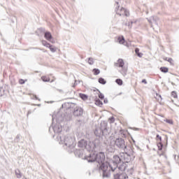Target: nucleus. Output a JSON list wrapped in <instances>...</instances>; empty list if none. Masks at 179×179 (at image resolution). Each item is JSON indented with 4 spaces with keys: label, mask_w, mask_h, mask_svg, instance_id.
<instances>
[{
    "label": "nucleus",
    "mask_w": 179,
    "mask_h": 179,
    "mask_svg": "<svg viewBox=\"0 0 179 179\" xmlns=\"http://www.w3.org/2000/svg\"><path fill=\"white\" fill-rule=\"evenodd\" d=\"M115 144L116 148L120 149V150H122L123 152L120 154V156L122 157H124V162H127L128 163V160H127V158H125V156L127 157H129V156H134L135 157V152H134L133 149H131V151L128 152V148L127 146V143H125V140L122 138H117L115 140H113L110 142V144Z\"/></svg>",
    "instance_id": "3"
},
{
    "label": "nucleus",
    "mask_w": 179,
    "mask_h": 179,
    "mask_svg": "<svg viewBox=\"0 0 179 179\" xmlns=\"http://www.w3.org/2000/svg\"><path fill=\"white\" fill-rule=\"evenodd\" d=\"M35 99L36 100H38V98L37 97V96H35Z\"/></svg>",
    "instance_id": "41"
},
{
    "label": "nucleus",
    "mask_w": 179,
    "mask_h": 179,
    "mask_svg": "<svg viewBox=\"0 0 179 179\" xmlns=\"http://www.w3.org/2000/svg\"><path fill=\"white\" fill-rule=\"evenodd\" d=\"M38 106H40L41 105H40V104H38Z\"/></svg>",
    "instance_id": "51"
},
{
    "label": "nucleus",
    "mask_w": 179,
    "mask_h": 179,
    "mask_svg": "<svg viewBox=\"0 0 179 179\" xmlns=\"http://www.w3.org/2000/svg\"><path fill=\"white\" fill-rule=\"evenodd\" d=\"M103 102L105 103V104H107V103H108V100L104 99Z\"/></svg>",
    "instance_id": "38"
},
{
    "label": "nucleus",
    "mask_w": 179,
    "mask_h": 179,
    "mask_svg": "<svg viewBox=\"0 0 179 179\" xmlns=\"http://www.w3.org/2000/svg\"><path fill=\"white\" fill-rule=\"evenodd\" d=\"M94 135L99 137L103 135H108V129H107V124H104L103 127H96L94 130Z\"/></svg>",
    "instance_id": "6"
},
{
    "label": "nucleus",
    "mask_w": 179,
    "mask_h": 179,
    "mask_svg": "<svg viewBox=\"0 0 179 179\" xmlns=\"http://www.w3.org/2000/svg\"><path fill=\"white\" fill-rule=\"evenodd\" d=\"M147 20L151 25V27H152L153 29H155L153 23L155 26H157V21L159 20V17H157V16H152L150 18H147Z\"/></svg>",
    "instance_id": "8"
},
{
    "label": "nucleus",
    "mask_w": 179,
    "mask_h": 179,
    "mask_svg": "<svg viewBox=\"0 0 179 179\" xmlns=\"http://www.w3.org/2000/svg\"><path fill=\"white\" fill-rule=\"evenodd\" d=\"M92 72H94V75H99V73H100V70L99 69H94Z\"/></svg>",
    "instance_id": "23"
},
{
    "label": "nucleus",
    "mask_w": 179,
    "mask_h": 179,
    "mask_svg": "<svg viewBox=\"0 0 179 179\" xmlns=\"http://www.w3.org/2000/svg\"><path fill=\"white\" fill-rule=\"evenodd\" d=\"M128 178V174L125 173H116L114 175V179H127Z\"/></svg>",
    "instance_id": "10"
},
{
    "label": "nucleus",
    "mask_w": 179,
    "mask_h": 179,
    "mask_svg": "<svg viewBox=\"0 0 179 179\" xmlns=\"http://www.w3.org/2000/svg\"><path fill=\"white\" fill-rule=\"evenodd\" d=\"M116 83L119 85V86H122V80L117 78L115 80Z\"/></svg>",
    "instance_id": "25"
},
{
    "label": "nucleus",
    "mask_w": 179,
    "mask_h": 179,
    "mask_svg": "<svg viewBox=\"0 0 179 179\" xmlns=\"http://www.w3.org/2000/svg\"><path fill=\"white\" fill-rule=\"evenodd\" d=\"M125 63H124V60L122 59H119L117 60V63L115 64V66H119V68H124V65Z\"/></svg>",
    "instance_id": "11"
},
{
    "label": "nucleus",
    "mask_w": 179,
    "mask_h": 179,
    "mask_svg": "<svg viewBox=\"0 0 179 179\" xmlns=\"http://www.w3.org/2000/svg\"><path fill=\"white\" fill-rule=\"evenodd\" d=\"M132 24H134V22L131 21V22L126 23V26H128L129 29L132 28Z\"/></svg>",
    "instance_id": "26"
},
{
    "label": "nucleus",
    "mask_w": 179,
    "mask_h": 179,
    "mask_svg": "<svg viewBox=\"0 0 179 179\" xmlns=\"http://www.w3.org/2000/svg\"><path fill=\"white\" fill-rule=\"evenodd\" d=\"M73 101H68V111L72 113L74 117H82L83 115V108L76 103V99H73Z\"/></svg>",
    "instance_id": "5"
},
{
    "label": "nucleus",
    "mask_w": 179,
    "mask_h": 179,
    "mask_svg": "<svg viewBox=\"0 0 179 179\" xmlns=\"http://www.w3.org/2000/svg\"><path fill=\"white\" fill-rule=\"evenodd\" d=\"M41 79L43 82H50V78H48L47 76H42Z\"/></svg>",
    "instance_id": "21"
},
{
    "label": "nucleus",
    "mask_w": 179,
    "mask_h": 179,
    "mask_svg": "<svg viewBox=\"0 0 179 179\" xmlns=\"http://www.w3.org/2000/svg\"><path fill=\"white\" fill-rule=\"evenodd\" d=\"M142 83H145V85H146L148 83V81H146V79H143L142 80Z\"/></svg>",
    "instance_id": "36"
},
{
    "label": "nucleus",
    "mask_w": 179,
    "mask_h": 179,
    "mask_svg": "<svg viewBox=\"0 0 179 179\" xmlns=\"http://www.w3.org/2000/svg\"><path fill=\"white\" fill-rule=\"evenodd\" d=\"M171 95L174 99H177V92H176V91H173Z\"/></svg>",
    "instance_id": "29"
},
{
    "label": "nucleus",
    "mask_w": 179,
    "mask_h": 179,
    "mask_svg": "<svg viewBox=\"0 0 179 179\" xmlns=\"http://www.w3.org/2000/svg\"><path fill=\"white\" fill-rule=\"evenodd\" d=\"M48 48H50V50L52 52H55V51H56L55 48L52 47V45H51Z\"/></svg>",
    "instance_id": "28"
},
{
    "label": "nucleus",
    "mask_w": 179,
    "mask_h": 179,
    "mask_svg": "<svg viewBox=\"0 0 179 179\" xmlns=\"http://www.w3.org/2000/svg\"><path fill=\"white\" fill-rule=\"evenodd\" d=\"M20 139V136L17 135L15 138V142H19V140Z\"/></svg>",
    "instance_id": "35"
},
{
    "label": "nucleus",
    "mask_w": 179,
    "mask_h": 179,
    "mask_svg": "<svg viewBox=\"0 0 179 179\" xmlns=\"http://www.w3.org/2000/svg\"><path fill=\"white\" fill-rule=\"evenodd\" d=\"M131 129H133V131H139V128H136V127H133L131 128Z\"/></svg>",
    "instance_id": "37"
},
{
    "label": "nucleus",
    "mask_w": 179,
    "mask_h": 179,
    "mask_svg": "<svg viewBox=\"0 0 179 179\" xmlns=\"http://www.w3.org/2000/svg\"><path fill=\"white\" fill-rule=\"evenodd\" d=\"M128 174L127 176H132V174H134V168H130L129 169H128Z\"/></svg>",
    "instance_id": "24"
},
{
    "label": "nucleus",
    "mask_w": 179,
    "mask_h": 179,
    "mask_svg": "<svg viewBox=\"0 0 179 179\" xmlns=\"http://www.w3.org/2000/svg\"><path fill=\"white\" fill-rule=\"evenodd\" d=\"M110 152H114V149H112V150H110Z\"/></svg>",
    "instance_id": "43"
},
{
    "label": "nucleus",
    "mask_w": 179,
    "mask_h": 179,
    "mask_svg": "<svg viewBox=\"0 0 179 179\" xmlns=\"http://www.w3.org/2000/svg\"><path fill=\"white\" fill-rule=\"evenodd\" d=\"M75 86H76V80L75 81L74 85H73V87H75Z\"/></svg>",
    "instance_id": "39"
},
{
    "label": "nucleus",
    "mask_w": 179,
    "mask_h": 179,
    "mask_svg": "<svg viewBox=\"0 0 179 179\" xmlns=\"http://www.w3.org/2000/svg\"><path fill=\"white\" fill-rule=\"evenodd\" d=\"M160 71H161V72H163L164 73H167V72H169V68H167V67H161Z\"/></svg>",
    "instance_id": "18"
},
{
    "label": "nucleus",
    "mask_w": 179,
    "mask_h": 179,
    "mask_svg": "<svg viewBox=\"0 0 179 179\" xmlns=\"http://www.w3.org/2000/svg\"><path fill=\"white\" fill-rule=\"evenodd\" d=\"M28 114H30V111L28 112Z\"/></svg>",
    "instance_id": "48"
},
{
    "label": "nucleus",
    "mask_w": 179,
    "mask_h": 179,
    "mask_svg": "<svg viewBox=\"0 0 179 179\" xmlns=\"http://www.w3.org/2000/svg\"><path fill=\"white\" fill-rule=\"evenodd\" d=\"M66 103L62 104L60 110L55 112L52 115V126L49 127V132H51V131H54L55 134H59L60 132H62V123L65 121V117H66V115H65V113H62V111H68V108H66Z\"/></svg>",
    "instance_id": "2"
},
{
    "label": "nucleus",
    "mask_w": 179,
    "mask_h": 179,
    "mask_svg": "<svg viewBox=\"0 0 179 179\" xmlns=\"http://www.w3.org/2000/svg\"><path fill=\"white\" fill-rule=\"evenodd\" d=\"M158 148L159 150H162L163 149V145L162 144V143H159V144L158 145Z\"/></svg>",
    "instance_id": "34"
},
{
    "label": "nucleus",
    "mask_w": 179,
    "mask_h": 179,
    "mask_svg": "<svg viewBox=\"0 0 179 179\" xmlns=\"http://www.w3.org/2000/svg\"><path fill=\"white\" fill-rule=\"evenodd\" d=\"M60 144L63 145V148L67 150L68 149V137L65 136H60Z\"/></svg>",
    "instance_id": "9"
},
{
    "label": "nucleus",
    "mask_w": 179,
    "mask_h": 179,
    "mask_svg": "<svg viewBox=\"0 0 179 179\" xmlns=\"http://www.w3.org/2000/svg\"><path fill=\"white\" fill-rule=\"evenodd\" d=\"M99 97L101 99V100H103V99H104V94H103L101 92H99Z\"/></svg>",
    "instance_id": "32"
},
{
    "label": "nucleus",
    "mask_w": 179,
    "mask_h": 179,
    "mask_svg": "<svg viewBox=\"0 0 179 179\" xmlns=\"http://www.w3.org/2000/svg\"><path fill=\"white\" fill-rule=\"evenodd\" d=\"M119 44H123L125 45V38L123 36H119L117 38Z\"/></svg>",
    "instance_id": "14"
},
{
    "label": "nucleus",
    "mask_w": 179,
    "mask_h": 179,
    "mask_svg": "<svg viewBox=\"0 0 179 179\" xmlns=\"http://www.w3.org/2000/svg\"><path fill=\"white\" fill-rule=\"evenodd\" d=\"M76 156H78V157H82V155H83V153L82 152V151L79 150H76L74 152Z\"/></svg>",
    "instance_id": "15"
},
{
    "label": "nucleus",
    "mask_w": 179,
    "mask_h": 179,
    "mask_svg": "<svg viewBox=\"0 0 179 179\" xmlns=\"http://www.w3.org/2000/svg\"><path fill=\"white\" fill-rule=\"evenodd\" d=\"M121 157L118 155H114L112 162L108 163L106 162L104 153L99 152L98 154L91 153L89 156L85 157V159L87 160L88 163H94V162L98 163L97 166L102 171L103 178H108L111 176V171H114L118 167L120 163L123 162L122 157Z\"/></svg>",
    "instance_id": "1"
},
{
    "label": "nucleus",
    "mask_w": 179,
    "mask_h": 179,
    "mask_svg": "<svg viewBox=\"0 0 179 179\" xmlns=\"http://www.w3.org/2000/svg\"><path fill=\"white\" fill-rule=\"evenodd\" d=\"M96 104H97L98 106H103V102H101V101H100V99H98L96 101Z\"/></svg>",
    "instance_id": "30"
},
{
    "label": "nucleus",
    "mask_w": 179,
    "mask_h": 179,
    "mask_svg": "<svg viewBox=\"0 0 179 179\" xmlns=\"http://www.w3.org/2000/svg\"><path fill=\"white\" fill-rule=\"evenodd\" d=\"M19 83H20V85H24L25 81H24V80H23V79H20V80H19Z\"/></svg>",
    "instance_id": "33"
},
{
    "label": "nucleus",
    "mask_w": 179,
    "mask_h": 179,
    "mask_svg": "<svg viewBox=\"0 0 179 179\" xmlns=\"http://www.w3.org/2000/svg\"><path fill=\"white\" fill-rule=\"evenodd\" d=\"M115 12L120 16H129V11L124 8H120V6L115 8Z\"/></svg>",
    "instance_id": "7"
},
{
    "label": "nucleus",
    "mask_w": 179,
    "mask_h": 179,
    "mask_svg": "<svg viewBox=\"0 0 179 179\" xmlns=\"http://www.w3.org/2000/svg\"><path fill=\"white\" fill-rule=\"evenodd\" d=\"M117 168L118 170H120V171H124L125 169H127V166L125 165V164H124V161H122L118 164Z\"/></svg>",
    "instance_id": "13"
},
{
    "label": "nucleus",
    "mask_w": 179,
    "mask_h": 179,
    "mask_svg": "<svg viewBox=\"0 0 179 179\" xmlns=\"http://www.w3.org/2000/svg\"><path fill=\"white\" fill-rule=\"evenodd\" d=\"M98 81H99V83H101V85H106V83H107L106 80H104V78H99Z\"/></svg>",
    "instance_id": "16"
},
{
    "label": "nucleus",
    "mask_w": 179,
    "mask_h": 179,
    "mask_svg": "<svg viewBox=\"0 0 179 179\" xmlns=\"http://www.w3.org/2000/svg\"><path fill=\"white\" fill-rule=\"evenodd\" d=\"M72 98H69V100H71Z\"/></svg>",
    "instance_id": "46"
},
{
    "label": "nucleus",
    "mask_w": 179,
    "mask_h": 179,
    "mask_svg": "<svg viewBox=\"0 0 179 179\" xmlns=\"http://www.w3.org/2000/svg\"><path fill=\"white\" fill-rule=\"evenodd\" d=\"M42 44L44 45V47H47L48 48L49 46H50L51 45L47 42L46 41H42Z\"/></svg>",
    "instance_id": "20"
},
{
    "label": "nucleus",
    "mask_w": 179,
    "mask_h": 179,
    "mask_svg": "<svg viewBox=\"0 0 179 179\" xmlns=\"http://www.w3.org/2000/svg\"><path fill=\"white\" fill-rule=\"evenodd\" d=\"M80 97L82 100H87V95L85 94H80Z\"/></svg>",
    "instance_id": "19"
},
{
    "label": "nucleus",
    "mask_w": 179,
    "mask_h": 179,
    "mask_svg": "<svg viewBox=\"0 0 179 179\" xmlns=\"http://www.w3.org/2000/svg\"><path fill=\"white\" fill-rule=\"evenodd\" d=\"M135 52L136 54V55H138V57H139L140 58H141L142 55H143V54L139 52V48H136L135 49Z\"/></svg>",
    "instance_id": "17"
},
{
    "label": "nucleus",
    "mask_w": 179,
    "mask_h": 179,
    "mask_svg": "<svg viewBox=\"0 0 179 179\" xmlns=\"http://www.w3.org/2000/svg\"><path fill=\"white\" fill-rule=\"evenodd\" d=\"M100 145V140L95 139L94 141H87L85 139H82L78 141V146L82 149H87L88 152H93L95 148H97Z\"/></svg>",
    "instance_id": "4"
},
{
    "label": "nucleus",
    "mask_w": 179,
    "mask_h": 179,
    "mask_svg": "<svg viewBox=\"0 0 179 179\" xmlns=\"http://www.w3.org/2000/svg\"><path fill=\"white\" fill-rule=\"evenodd\" d=\"M156 139L157 141L162 142V136H160V135L157 134Z\"/></svg>",
    "instance_id": "31"
},
{
    "label": "nucleus",
    "mask_w": 179,
    "mask_h": 179,
    "mask_svg": "<svg viewBox=\"0 0 179 179\" xmlns=\"http://www.w3.org/2000/svg\"><path fill=\"white\" fill-rule=\"evenodd\" d=\"M172 85H174V83H171Z\"/></svg>",
    "instance_id": "49"
},
{
    "label": "nucleus",
    "mask_w": 179,
    "mask_h": 179,
    "mask_svg": "<svg viewBox=\"0 0 179 179\" xmlns=\"http://www.w3.org/2000/svg\"><path fill=\"white\" fill-rule=\"evenodd\" d=\"M169 124H173V122L168 121Z\"/></svg>",
    "instance_id": "42"
},
{
    "label": "nucleus",
    "mask_w": 179,
    "mask_h": 179,
    "mask_svg": "<svg viewBox=\"0 0 179 179\" xmlns=\"http://www.w3.org/2000/svg\"><path fill=\"white\" fill-rule=\"evenodd\" d=\"M117 5H118V1H116Z\"/></svg>",
    "instance_id": "45"
},
{
    "label": "nucleus",
    "mask_w": 179,
    "mask_h": 179,
    "mask_svg": "<svg viewBox=\"0 0 179 179\" xmlns=\"http://www.w3.org/2000/svg\"><path fill=\"white\" fill-rule=\"evenodd\" d=\"M88 64H90V65H93V64H94V62L93 61V58L90 57L88 59Z\"/></svg>",
    "instance_id": "27"
},
{
    "label": "nucleus",
    "mask_w": 179,
    "mask_h": 179,
    "mask_svg": "<svg viewBox=\"0 0 179 179\" xmlns=\"http://www.w3.org/2000/svg\"><path fill=\"white\" fill-rule=\"evenodd\" d=\"M44 37L48 41H51V40H52V35H51V32L50 31L45 32Z\"/></svg>",
    "instance_id": "12"
},
{
    "label": "nucleus",
    "mask_w": 179,
    "mask_h": 179,
    "mask_svg": "<svg viewBox=\"0 0 179 179\" xmlns=\"http://www.w3.org/2000/svg\"><path fill=\"white\" fill-rule=\"evenodd\" d=\"M110 120H111L112 122H114V117H112V118L110 119Z\"/></svg>",
    "instance_id": "40"
},
{
    "label": "nucleus",
    "mask_w": 179,
    "mask_h": 179,
    "mask_svg": "<svg viewBox=\"0 0 179 179\" xmlns=\"http://www.w3.org/2000/svg\"><path fill=\"white\" fill-rule=\"evenodd\" d=\"M52 82H54V80H52L51 81V83H52Z\"/></svg>",
    "instance_id": "47"
},
{
    "label": "nucleus",
    "mask_w": 179,
    "mask_h": 179,
    "mask_svg": "<svg viewBox=\"0 0 179 179\" xmlns=\"http://www.w3.org/2000/svg\"><path fill=\"white\" fill-rule=\"evenodd\" d=\"M15 174H16L17 178H22V173H20V171H19V170L15 171Z\"/></svg>",
    "instance_id": "22"
},
{
    "label": "nucleus",
    "mask_w": 179,
    "mask_h": 179,
    "mask_svg": "<svg viewBox=\"0 0 179 179\" xmlns=\"http://www.w3.org/2000/svg\"><path fill=\"white\" fill-rule=\"evenodd\" d=\"M22 179H27L26 178H23Z\"/></svg>",
    "instance_id": "50"
},
{
    "label": "nucleus",
    "mask_w": 179,
    "mask_h": 179,
    "mask_svg": "<svg viewBox=\"0 0 179 179\" xmlns=\"http://www.w3.org/2000/svg\"><path fill=\"white\" fill-rule=\"evenodd\" d=\"M168 61H169V62L171 61V59H169Z\"/></svg>",
    "instance_id": "44"
}]
</instances>
